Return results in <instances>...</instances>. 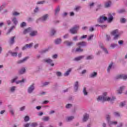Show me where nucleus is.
Listing matches in <instances>:
<instances>
[{"instance_id":"obj_32","label":"nucleus","mask_w":127,"mask_h":127,"mask_svg":"<svg viewBox=\"0 0 127 127\" xmlns=\"http://www.w3.org/2000/svg\"><path fill=\"white\" fill-rule=\"evenodd\" d=\"M12 21L13 22V23H14L15 25H17V23H18V21H17V19L16 17L13 18V19H12Z\"/></svg>"},{"instance_id":"obj_45","label":"nucleus","mask_w":127,"mask_h":127,"mask_svg":"<svg viewBox=\"0 0 127 127\" xmlns=\"http://www.w3.org/2000/svg\"><path fill=\"white\" fill-rule=\"evenodd\" d=\"M83 93L84 96L88 95V92H87V90H86V87L83 88Z\"/></svg>"},{"instance_id":"obj_9","label":"nucleus","mask_w":127,"mask_h":127,"mask_svg":"<svg viewBox=\"0 0 127 127\" xmlns=\"http://www.w3.org/2000/svg\"><path fill=\"white\" fill-rule=\"evenodd\" d=\"M49 15H48V14H46L43 16H42L41 17H40L39 18V20H40V21H46L47 19H49Z\"/></svg>"},{"instance_id":"obj_41","label":"nucleus","mask_w":127,"mask_h":127,"mask_svg":"<svg viewBox=\"0 0 127 127\" xmlns=\"http://www.w3.org/2000/svg\"><path fill=\"white\" fill-rule=\"evenodd\" d=\"M31 127H36L38 126V124L36 122L31 123V124L30 125Z\"/></svg>"},{"instance_id":"obj_60","label":"nucleus","mask_w":127,"mask_h":127,"mask_svg":"<svg viewBox=\"0 0 127 127\" xmlns=\"http://www.w3.org/2000/svg\"><path fill=\"white\" fill-rule=\"evenodd\" d=\"M93 37H94V35H90L87 39L88 41H90V40H92V39H93Z\"/></svg>"},{"instance_id":"obj_40","label":"nucleus","mask_w":127,"mask_h":127,"mask_svg":"<svg viewBox=\"0 0 127 127\" xmlns=\"http://www.w3.org/2000/svg\"><path fill=\"white\" fill-rule=\"evenodd\" d=\"M120 22L121 23H126L127 22V19L125 18H120Z\"/></svg>"},{"instance_id":"obj_16","label":"nucleus","mask_w":127,"mask_h":127,"mask_svg":"<svg viewBox=\"0 0 127 127\" xmlns=\"http://www.w3.org/2000/svg\"><path fill=\"white\" fill-rule=\"evenodd\" d=\"M76 45L77 46H82V47H85V46H87V43L86 42H80L79 43H77L76 44Z\"/></svg>"},{"instance_id":"obj_6","label":"nucleus","mask_w":127,"mask_h":127,"mask_svg":"<svg viewBox=\"0 0 127 127\" xmlns=\"http://www.w3.org/2000/svg\"><path fill=\"white\" fill-rule=\"evenodd\" d=\"M108 19V18L104 16H100L97 20L98 23H104L106 20Z\"/></svg>"},{"instance_id":"obj_43","label":"nucleus","mask_w":127,"mask_h":127,"mask_svg":"<svg viewBox=\"0 0 127 127\" xmlns=\"http://www.w3.org/2000/svg\"><path fill=\"white\" fill-rule=\"evenodd\" d=\"M50 84V82H45L43 83L42 87H46V86H48Z\"/></svg>"},{"instance_id":"obj_21","label":"nucleus","mask_w":127,"mask_h":127,"mask_svg":"<svg viewBox=\"0 0 127 127\" xmlns=\"http://www.w3.org/2000/svg\"><path fill=\"white\" fill-rule=\"evenodd\" d=\"M26 71V69H25V67H22L18 71V73L20 75H22L25 73V71Z\"/></svg>"},{"instance_id":"obj_3","label":"nucleus","mask_w":127,"mask_h":127,"mask_svg":"<svg viewBox=\"0 0 127 127\" xmlns=\"http://www.w3.org/2000/svg\"><path fill=\"white\" fill-rule=\"evenodd\" d=\"M79 27H80L78 25H75L69 30L70 33L71 34H77Z\"/></svg>"},{"instance_id":"obj_22","label":"nucleus","mask_w":127,"mask_h":127,"mask_svg":"<svg viewBox=\"0 0 127 127\" xmlns=\"http://www.w3.org/2000/svg\"><path fill=\"white\" fill-rule=\"evenodd\" d=\"M72 71V69L69 68L65 72L64 74V77H68L69 75H70V73H71Z\"/></svg>"},{"instance_id":"obj_58","label":"nucleus","mask_w":127,"mask_h":127,"mask_svg":"<svg viewBox=\"0 0 127 127\" xmlns=\"http://www.w3.org/2000/svg\"><path fill=\"white\" fill-rule=\"evenodd\" d=\"M106 36L107 41H110L111 40V36L109 35H106Z\"/></svg>"},{"instance_id":"obj_54","label":"nucleus","mask_w":127,"mask_h":127,"mask_svg":"<svg viewBox=\"0 0 127 127\" xmlns=\"http://www.w3.org/2000/svg\"><path fill=\"white\" fill-rule=\"evenodd\" d=\"M80 8H81V7L80 6H76L74 8V10L75 11L78 12L79 10H80Z\"/></svg>"},{"instance_id":"obj_51","label":"nucleus","mask_w":127,"mask_h":127,"mask_svg":"<svg viewBox=\"0 0 127 127\" xmlns=\"http://www.w3.org/2000/svg\"><path fill=\"white\" fill-rule=\"evenodd\" d=\"M39 12V8L38 7H36L34 10V13H37Z\"/></svg>"},{"instance_id":"obj_47","label":"nucleus","mask_w":127,"mask_h":127,"mask_svg":"<svg viewBox=\"0 0 127 127\" xmlns=\"http://www.w3.org/2000/svg\"><path fill=\"white\" fill-rule=\"evenodd\" d=\"M33 45V43H31L29 44H26V46L27 48H31V47H32Z\"/></svg>"},{"instance_id":"obj_52","label":"nucleus","mask_w":127,"mask_h":127,"mask_svg":"<svg viewBox=\"0 0 127 127\" xmlns=\"http://www.w3.org/2000/svg\"><path fill=\"white\" fill-rule=\"evenodd\" d=\"M29 120H30L29 116H26L24 117V122H28Z\"/></svg>"},{"instance_id":"obj_7","label":"nucleus","mask_w":127,"mask_h":127,"mask_svg":"<svg viewBox=\"0 0 127 127\" xmlns=\"http://www.w3.org/2000/svg\"><path fill=\"white\" fill-rule=\"evenodd\" d=\"M44 62L45 63H47L51 66V67H53L54 66V63H53V60L50 59H45L43 60Z\"/></svg>"},{"instance_id":"obj_25","label":"nucleus","mask_w":127,"mask_h":127,"mask_svg":"<svg viewBox=\"0 0 127 127\" xmlns=\"http://www.w3.org/2000/svg\"><path fill=\"white\" fill-rule=\"evenodd\" d=\"M60 12V6H57L55 9V15H57Z\"/></svg>"},{"instance_id":"obj_44","label":"nucleus","mask_w":127,"mask_h":127,"mask_svg":"<svg viewBox=\"0 0 127 127\" xmlns=\"http://www.w3.org/2000/svg\"><path fill=\"white\" fill-rule=\"evenodd\" d=\"M113 115L115 116V117H117V118H120V117H121V115L119 112H114Z\"/></svg>"},{"instance_id":"obj_42","label":"nucleus","mask_w":127,"mask_h":127,"mask_svg":"<svg viewBox=\"0 0 127 127\" xmlns=\"http://www.w3.org/2000/svg\"><path fill=\"white\" fill-rule=\"evenodd\" d=\"M86 60H92L94 59V56L93 55L88 56L86 58Z\"/></svg>"},{"instance_id":"obj_31","label":"nucleus","mask_w":127,"mask_h":127,"mask_svg":"<svg viewBox=\"0 0 127 127\" xmlns=\"http://www.w3.org/2000/svg\"><path fill=\"white\" fill-rule=\"evenodd\" d=\"M9 53H10L13 57H16V56H17V52H12L11 51H9Z\"/></svg>"},{"instance_id":"obj_18","label":"nucleus","mask_w":127,"mask_h":127,"mask_svg":"<svg viewBox=\"0 0 127 127\" xmlns=\"http://www.w3.org/2000/svg\"><path fill=\"white\" fill-rule=\"evenodd\" d=\"M62 42V39L61 38H58L54 41V43L56 45H59L61 44Z\"/></svg>"},{"instance_id":"obj_13","label":"nucleus","mask_w":127,"mask_h":127,"mask_svg":"<svg viewBox=\"0 0 127 127\" xmlns=\"http://www.w3.org/2000/svg\"><path fill=\"white\" fill-rule=\"evenodd\" d=\"M15 36L11 37L10 38V40L9 41V43L10 44V45H13V44H14V43H15Z\"/></svg>"},{"instance_id":"obj_33","label":"nucleus","mask_w":127,"mask_h":127,"mask_svg":"<svg viewBox=\"0 0 127 127\" xmlns=\"http://www.w3.org/2000/svg\"><path fill=\"white\" fill-rule=\"evenodd\" d=\"M108 125L109 126H112L114 125V126H116V125H118V122L117 121H111L108 123Z\"/></svg>"},{"instance_id":"obj_30","label":"nucleus","mask_w":127,"mask_h":127,"mask_svg":"<svg viewBox=\"0 0 127 127\" xmlns=\"http://www.w3.org/2000/svg\"><path fill=\"white\" fill-rule=\"evenodd\" d=\"M56 33V30L54 28H52L51 30V35L53 36V35H55Z\"/></svg>"},{"instance_id":"obj_10","label":"nucleus","mask_w":127,"mask_h":127,"mask_svg":"<svg viewBox=\"0 0 127 127\" xmlns=\"http://www.w3.org/2000/svg\"><path fill=\"white\" fill-rule=\"evenodd\" d=\"M84 58L85 56H80L73 59L72 61H74L75 62H79V61H81V60L84 59Z\"/></svg>"},{"instance_id":"obj_39","label":"nucleus","mask_w":127,"mask_h":127,"mask_svg":"<svg viewBox=\"0 0 127 127\" xmlns=\"http://www.w3.org/2000/svg\"><path fill=\"white\" fill-rule=\"evenodd\" d=\"M117 46H118V44H111L110 45V48H112V49H115V48H116V47H117Z\"/></svg>"},{"instance_id":"obj_26","label":"nucleus","mask_w":127,"mask_h":127,"mask_svg":"<svg viewBox=\"0 0 127 127\" xmlns=\"http://www.w3.org/2000/svg\"><path fill=\"white\" fill-rule=\"evenodd\" d=\"M111 5H112V1L111 0H108L105 3L104 5H105V7L108 8V7H110Z\"/></svg>"},{"instance_id":"obj_59","label":"nucleus","mask_w":127,"mask_h":127,"mask_svg":"<svg viewBox=\"0 0 127 127\" xmlns=\"http://www.w3.org/2000/svg\"><path fill=\"white\" fill-rule=\"evenodd\" d=\"M24 26H26V23L23 22L20 24L21 27H24Z\"/></svg>"},{"instance_id":"obj_23","label":"nucleus","mask_w":127,"mask_h":127,"mask_svg":"<svg viewBox=\"0 0 127 127\" xmlns=\"http://www.w3.org/2000/svg\"><path fill=\"white\" fill-rule=\"evenodd\" d=\"M100 47L101 48V49L105 52L106 54H109V51H108V50L106 48H105L104 45H101Z\"/></svg>"},{"instance_id":"obj_27","label":"nucleus","mask_w":127,"mask_h":127,"mask_svg":"<svg viewBox=\"0 0 127 127\" xmlns=\"http://www.w3.org/2000/svg\"><path fill=\"white\" fill-rule=\"evenodd\" d=\"M107 20H108V22H112V21L114 20V17L111 14H109V17L107 18Z\"/></svg>"},{"instance_id":"obj_62","label":"nucleus","mask_w":127,"mask_h":127,"mask_svg":"<svg viewBox=\"0 0 127 127\" xmlns=\"http://www.w3.org/2000/svg\"><path fill=\"white\" fill-rule=\"evenodd\" d=\"M72 40L73 41H78V36H75L73 37V38H72Z\"/></svg>"},{"instance_id":"obj_48","label":"nucleus","mask_w":127,"mask_h":127,"mask_svg":"<svg viewBox=\"0 0 127 127\" xmlns=\"http://www.w3.org/2000/svg\"><path fill=\"white\" fill-rule=\"evenodd\" d=\"M102 5L101 4H99L97 5V7L96 9V11H98V10H99V9H101V8L102 7Z\"/></svg>"},{"instance_id":"obj_56","label":"nucleus","mask_w":127,"mask_h":127,"mask_svg":"<svg viewBox=\"0 0 127 127\" xmlns=\"http://www.w3.org/2000/svg\"><path fill=\"white\" fill-rule=\"evenodd\" d=\"M12 15H13V16H17V15H19V13L15 11L12 13Z\"/></svg>"},{"instance_id":"obj_14","label":"nucleus","mask_w":127,"mask_h":127,"mask_svg":"<svg viewBox=\"0 0 127 127\" xmlns=\"http://www.w3.org/2000/svg\"><path fill=\"white\" fill-rule=\"evenodd\" d=\"M126 88V86H121L119 90H118V94L119 95H122V94H123V91H124V90H125V89Z\"/></svg>"},{"instance_id":"obj_20","label":"nucleus","mask_w":127,"mask_h":127,"mask_svg":"<svg viewBox=\"0 0 127 127\" xmlns=\"http://www.w3.org/2000/svg\"><path fill=\"white\" fill-rule=\"evenodd\" d=\"M78 88H79V82L77 81L75 82L74 85V89L75 92H77V91H78Z\"/></svg>"},{"instance_id":"obj_19","label":"nucleus","mask_w":127,"mask_h":127,"mask_svg":"<svg viewBox=\"0 0 127 127\" xmlns=\"http://www.w3.org/2000/svg\"><path fill=\"white\" fill-rule=\"evenodd\" d=\"M89 118H90V116L88 114H85L83 116V118L82 119L83 122L86 123V122L89 120Z\"/></svg>"},{"instance_id":"obj_2","label":"nucleus","mask_w":127,"mask_h":127,"mask_svg":"<svg viewBox=\"0 0 127 127\" xmlns=\"http://www.w3.org/2000/svg\"><path fill=\"white\" fill-rule=\"evenodd\" d=\"M115 80H123L124 81H127V74H117L115 77Z\"/></svg>"},{"instance_id":"obj_5","label":"nucleus","mask_w":127,"mask_h":127,"mask_svg":"<svg viewBox=\"0 0 127 127\" xmlns=\"http://www.w3.org/2000/svg\"><path fill=\"white\" fill-rule=\"evenodd\" d=\"M35 89V86L34 83L32 84L29 87H28L27 92L28 94H32L33 91Z\"/></svg>"},{"instance_id":"obj_29","label":"nucleus","mask_w":127,"mask_h":127,"mask_svg":"<svg viewBox=\"0 0 127 127\" xmlns=\"http://www.w3.org/2000/svg\"><path fill=\"white\" fill-rule=\"evenodd\" d=\"M8 107L10 108L9 112L12 115V116H13L14 115V110L11 108V105H8Z\"/></svg>"},{"instance_id":"obj_46","label":"nucleus","mask_w":127,"mask_h":127,"mask_svg":"<svg viewBox=\"0 0 127 127\" xmlns=\"http://www.w3.org/2000/svg\"><path fill=\"white\" fill-rule=\"evenodd\" d=\"M72 107H73V105L71 104H67L65 106L66 109H70Z\"/></svg>"},{"instance_id":"obj_17","label":"nucleus","mask_w":127,"mask_h":127,"mask_svg":"<svg viewBox=\"0 0 127 127\" xmlns=\"http://www.w3.org/2000/svg\"><path fill=\"white\" fill-rule=\"evenodd\" d=\"M29 57H25L24 59H23L22 60L17 61V64H21L22 63H24V62H25V61H26V60H27V59H29Z\"/></svg>"},{"instance_id":"obj_4","label":"nucleus","mask_w":127,"mask_h":127,"mask_svg":"<svg viewBox=\"0 0 127 127\" xmlns=\"http://www.w3.org/2000/svg\"><path fill=\"white\" fill-rule=\"evenodd\" d=\"M18 79V76H15L13 78V79H12L11 80V84H13V83H14V82H15L16 84H20V83H24V79H23L21 80L16 81V80H17Z\"/></svg>"},{"instance_id":"obj_15","label":"nucleus","mask_w":127,"mask_h":127,"mask_svg":"<svg viewBox=\"0 0 127 127\" xmlns=\"http://www.w3.org/2000/svg\"><path fill=\"white\" fill-rule=\"evenodd\" d=\"M98 76V72L94 71L89 74V78H96Z\"/></svg>"},{"instance_id":"obj_36","label":"nucleus","mask_w":127,"mask_h":127,"mask_svg":"<svg viewBox=\"0 0 127 127\" xmlns=\"http://www.w3.org/2000/svg\"><path fill=\"white\" fill-rule=\"evenodd\" d=\"M117 12L118 13H124V12H126V9L123 8V9H118L117 10Z\"/></svg>"},{"instance_id":"obj_24","label":"nucleus","mask_w":127,"mask_h":127,"mask_svg":"<svg viewBox=\"0 0 127 127\" xmlns=\"http://www.w3.org/2000/svg\"><path fill=\"white\" fill-rule=\"evenodd\" d=\"M74 119H75V117L73 116H69L66 117V121L67 122H72V121Z\"/></svg>"},{"instance_id":"obj_55","label":"nucleus","mask_w":127,"mask_h":127,"mask_svg":"<svg viewBox=\"0 0 127 127\" xmlns=\"http://www.w3.org/2000/svg\"><path fill=\"white\" fill-rule=\"evenodd\" d=\"M5 7V4H2L1 6H0V11H1Z\"/></svg>"},{"instance_id":"obj_28","label":"nucleus","mask_w":127,"mask_h":127,"mask_svg":"<svg viewBox=\"0 0 127 127\" xmlns=\"http://www.w3.org/2000/svg\"><path fill=\"white\" fill-rule=\"evenodd\" d=\"M114 65V63L113 62H111L110 64H109V66H108V68H107V71L108 72H110V71H111V69H112V67H113V65Z\"/></svg>"},{"instance_id":"obj_53","label":"nucleus","mask_w":127,"mask_h":127,"mask_svg":"<svg viewBox=\"0 0 127 127\" xmlns=\"http://www.w3.org/2000/svg\"><path fill=\"white\" fill-rule=\"evenodd\" d=\"M14 28H15V26H12V27H11L8 30V33H10V32H11V31H12V30H13Z\"/></svg>"},{"instance_id":"obj_63","label":"nucleus","mask_w":127,"mask_h":127,"mask_svg":"<svg viewBox=\"0 0 127 127\" xmlns=\"http://www.w3.org/2000/svg\"><path fill=\"white\" fill-rule=\"evenodd\" d=\"M95 5V2H92L89 3L90 8H92Z\"/></svg>"},{"instance_id":"obj_1","label":"nucleus","mask_w":127,"mask_h":127,"mask_svg":"<svg viewBox=\"0 0 127 127\" xmlns=\"http://www.w3.org/2000/svg\"><path fill=\"white\" fill-rule=\"evenodd\" d=\"M115 100H116L115 96H113L112 97L107 96L106 92L104 93L102 96H98L97 98L98 102L101 101V102H110V103H114Z\"/></svg>"},{"instance_id":"obj_8","label":"nucleus","mask_w":127,"mask_h":127,"mask_svg":"<svg viewBox=\"0 0 127 127\" xmlns=\"http://www.w3.org/2000/svg\"><path fill=\"white\" fill-rule=\"evenodd\" d=\"M29 35L31 37H35L38 35V32L36 30H34L33 28L32 29L31 33H29Z\"/></svg>"},{"instance_id":"obj_37","label":"nucleus","mask_w":127,"mask_h":127,"mask_svg":"<svg viewBox=\"0 0 127 127\" xmlns=\"http://www.w3.org/2000/svg\"><path fill=\"white\" fill-rule=\"evenodd\" d=\"M43 122H48L50 120V118L49 117H44L42 119Z\"/></svg>"},{"instance_id":"obj_38","label":"nucleus","mask_w":127,"mask_h":127,"mask_svg":"<svg viewBox=\"0 0 127 127\" xmlns=\"http://www.w3.org/2000/svg\"><path fill=\"white\" fill-rule=\"evenodd\" d=\"M81 47H82V46H79V48H77L76 49V52H83V51H84V50L83 49H81Z\"/></svg>"},{"instance_id":"obj_50","label":"nucleus","mask_w":127,"mask_h":127,"mask_svg":"<svg viewBox=\"0 0 127 127\" xmlns=\"http://www.w3.org/2000/svg\"><path fill=\"white\" fill-rule=\"evenodd\" d=\"M15 88H16L15 86H12L10 88V92L11 93H14V91H15Z\"/></svg>"},{"instance_id":"obj_57","label":"nucleus","mask_w":127,"mask_h":127,"mask_svg":"<svg viewBox=\"0 0 127 127\" xmlns=\"http://www.w3.org/2000/svg\"><path fill=\"white\" fill-rule=\"evenodd\" d=\"M112 35H116L117 33H118V30H115L112 32Z\"/></svg>"},{"instance_id":"obj_61","label":"nucleus","mask_w":127,"mask_h":127,"mask_svg":"<svg viewBox=\"0 0 127 127\" xmlns=\"http://www.w3.org/2000/svg\"><path fill=\"white\" fill-rule=\"evenodd\" d=\"M126 104H127V102L124 101V102L121 103L120 106L121 107H124V106H126Z\"/></svg>"},{"instance_id":"obj_35","label":"nucleus","mask_w":127,"mask_h":127,"mask_svg":"<svg viewBox=\"0 0 127 127\" xmlns=\"http://www.w3.org/2000/svg\"><path fill=\"white\" fill-rule=\"evenodd\" d=\"M106 120L107 121V123H108V124H109L110 123V122H111V115L108 114L106 115Z\"/></svg>"},{"instance_id":"obj_64","label":"nucleus","mask_w":127,"mask_h":127,"mask_svg":"<svg viewBox=\"0 0 127 127\" xmlns=\"http://www.w3.org/2000/svg\"><path fill=\"white\" fill-rule=\"evenodd\" d=\"M123 126H124V123H120L117 126V127H123Z\"/></svg>"},{"instance_id":"obj_12","label":"nucleus","mask_w":127,"mask_h":127,"mask_svg":"<svg viewBox=\"0 0 127 127\" xmlns=\"http://www.w3.org/2000/svg\"><path fill=\"white\" fill-rule=\"evenodd\" d=\"M32 27H28L26 29H25L23 32V34H27V33H30L32 30Z\"/></svg>"},{"instance_id":"obj_34","label":"nucleus","mask_w":127,"mask_h":127,"mask_svg":"<svg viewBox=\"0 0 127 127\" xmlns=\"http://www.w3.org/2000/svg\"><path fill=\"white\" fill-rule=\"evenodd\" d=\"M47 52H48V49L43 50L40 51L39 53H40V54H45V53H47Z\"/></svg>"},{"instance_id":"obj_49","label":"nucleus","mask_w":127,"mask_h":127,"mask_svg":"<svg viewBox=\"0 0 127 127\" xmlns=\"http://www.w3.org/2000/svg\"><path fill=\"white\" fill-rule=\"evenodd\" d=\"M56 75L58 77H61L62 76V72L60 71H57L56 72Z\"/></svg>"},{"instance_id":"obj_11","label":"nucleus","mask_w":127,"mask_h":127,"mask_svg":"<svg viewBox=\"0 0 127 127\" xmlns=\"http://www.w3.org/2000/svg\"><path fill=\"white\" fill-rule=\"evenodd\" d=\"M64 43L66 45V46H67L68 47H71L74 44V43L72 41H69L68 40L65 41Z\"/></svg>"}]
</instances>
